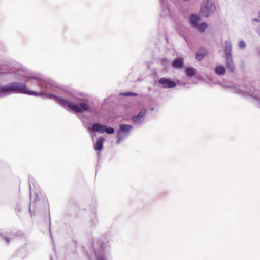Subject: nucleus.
Instances as JSON below:
<instances>
[{
  "label": "nucleus",
  "mask_w": 260,
  "mask_h": 260,
  "mask_svg": "<svg viewBox=\"0 0 260 260\" xmlns=\"http://www.w3.org/2000/svg\"><path fill=\"white\" fill-rule=\"evenodd\" d=\"M19 79L26 82H29L30 80H35L37 81V85L40 88V90L42 91V92H37L31 90L27 88L25 94L26 95L41 96L44 99H52V98H49L48 96V94L50 93H46V92H55V87L59 88L57 84L55 82L52 81L43 80L41 77L36 75H20L19 76ZM53 99L54 100V98H53Z\"/></svg>",
  "instance_id": "nucleus-1"
},
{
  "label": "nucleus",
  "mask_w": 260,
  "mask_h": 260,
  "mask_svg": "<svg viewBox=\"0 0 260 260\" xmlns=\"http://www.w3.org/2000/svg\"><path fill=\"white\" fill-rule=\"evenodd\" d=\"M48 96L49 98H54V100L61 106L68 107L76 113L79 114L88 112L95 115H98L100 113L99 108L96 107H91L88 104L89 100L86 98L80 99L83 102L76 104L54 94H49Z\"/></svg>",
  "instance_id": "nucleus-2"
},
{
  "label": "nucleus",
  "mask_w": 260,
  "mask_h": 260,
  "mask_svg": "<svg viewBox=\"0 0 260 260\" xmlns=\"http://www.w3.org/2000/svg\"><path fill=\"white\" fill-rule=\"evenodd\" d=\"M27 86L21 82H11L5 85L0 84V95L6 96L12 94H25Z\"/></svg>",
  "instance_id": "nucleus-3"
},
{
  "label": "nucleus",
  "mask_w": 260,
  "mask_h": 260,
  "mask_svg": "<svg viewBox=\"0 0 260 260\" xmlns=\"http://www.w3.org/2000/svg\"><path fill=\"white\" fill-rule=\"evenodd\" d=\"M188 21L190 26L201 33H204L208 28L206 22H200V17L196 14H191L189 15Z\"/></svg>",
  "instance_id": "nucleus-4"
},
{
  "label": "nucleus",
  "mask_w": 260,
  "mask_h": 260,
  "mask_svg": "<svg viewBox=\"0 0 260 260\" xmlns=\"http://www.w3.org/2000/svg\"><path fill=\"white\" fill-rule=\"evenodd\" d=\"M216 10V6L210 0H206L201 7L200 14L202 17L208 18L213 15Z\"/></svg>",
  "instance_id": "nucleus-5"
},
{
  "label": "nucleus",
  "mask_w": 260,
  "mask_h": 260,
  "mask_svg": "<svg viewBox=\"0 0 260 260\" xmlns=\"http://www.w3.org/2000/svg\"><path fill=\"white\" fill-rule=\"evenodd\" d=\"M225 46L224 51L226 56V65L230 72L233 73L235 71V64L232 58V44L230 41H225Z\"/></svg>",
  "instance_id": "nucleus-6"
},
{
  "label": "nucleus",
  "mask_w": 260,
  "mask_h": 260,
  "mask_svg": "<svg viewBox=\"0 0 260 260\" xmlns=\"http://www.w3.org/2000/svg\"><path fill=\"white\" fill-rule=\"evenodd\" d=\"M147 113V110L145 107L140 108L138 113L131 117L133 123L139 126L144 125L147 121L146 120Z\"/></svg>",
  "instance_id": "nucleus-7"
},
{
  "label": "nucleus",
  "mask_w": 260,
  "mask_h": 260,
  "mask_svg": "<svg viewBox=\"0 0 260 260\" xmlns=\"http://www.w3.org/2000/svg\"><path fill=\"white\" fill-rule=\"evenodd\" d=\"M133 129V126L131 124L121 123L119 125L118 129L116 131V134L126 139L130 135Z\"/></svg>",
  "instance_id": "nucleus-8"
},
{
  "label": "nucleus",
  "mask_w": 260,
  "mask_h": 260,
  "mask_svg": "<svg viewBox=\"0 0 260 260\" xmlns=\"http://www.w3.org/2000/svg\"><path fill=\"white\" fill-rule=\"evenodd\" d=\"M100 125L99 123H94L92 124V131L100 133H106L107 134H113L115 133V129L112 127L107 126L106 125H103L100 127Z\"/></svg>",
  "instance_id": "nucleus-9"
},
{
  "label": "nucleus",
  "mask_w": 260,
  "mask_h": 260,
  "mask_svg": "<svg viewBox=\"0 0 260 260\" xmlns=\"http://www.w3.org/2000/svg\"><path fill=\"white\" fill-rule=\"evenodd\" d=\"M158 83L161 85L159 86L163 89H170L175 87L177 83L171 79L166 77H162L158 80Z\"/></svg>",
  "instance_id": "nucleus-10"
},
{
  "label": "nucleus",
  "mask_w": 260,
  "mask_h": 260,
  "mask_svg": "<svg viewBox=\"0 0 260 260\" xmlns=\"http://www.w3.org/2000/svg\"><path fill=\"white\" fill-rule=\"evenodd\" d=\"M29 190H30V204L32 200V194L34 193L36 197L34 200L33 202L35 203L38 199V193L37 191V184L35 182V181L32 179L30 178L29 180Z\"/></svg>",
  "instance_id": "nucleus-11"
},
{
  "label": "nucleus",
  "mask_w": 260,
  "mask_h": 260,
  "mask_svg": "<svg viewBox=\"0 0 260 260\" xmlns=\"http://www.w3.org/2000/svg\"><path fill=\"white\" fill-rule=\"evenodd\" d=\"M91 215L90 223L92 226H96L99 223V220L97 216L96 212V203L95 202L90 206Z\"/></svg>",
  "instance_id": "nucleus-12"
},
{
  "label": "nucleus",
  "mask_w": 260,
  "mask_h": 260,
  "mask_svg": "<svg viewBox=\"0 0 260 260\" xmlns=\"http://www.w3.org/2000/svg\"><path fill=\"white\" fill-rule=\"evenodd\" d=\"M171 67L174 69H181L184 67V59L183 57H178L171 61Z\"/></svg>",
  "instance_id": "nucleus-13"
},
{
  "label": "nucleus",
  "mask_w": 260,
  "mask_h": 260,
  "mask_svg": "<svg viewBox=\"0 0 260 260\" xmlns=\"http://www.w3.org/2000/svg\"><path fill=\"white\" fill-rule=\"evenodd\" d=\"M208 53V51L205 48H200L196 53V60L198 62L202 61Z\"/></svg>",
  "instance_id": "nucleus-14"
},
{
  "label": "nucleus",
  "mask_w": 260,
  "mask_h": 260,
  "mask_svg": "<svg viewBox=\"0 0 260 260\" xmlns=\"http://www.w3.org/2000/svg\"><path fill=\"white\" fill-rule=\"evenodd\" d=\"M105 141V139L104 137H100L96 140L94 145V149L98 152L99 157H100V152L103 149V145Z\"/></svg>",
  "instance_id": "nucleus-15"
},
{
  "label": "nucleus",
  "mask_w": 260,
  "mask_h": 260,
  "mask_svg": "<svg viewBox=\"0 0 260 260\" xmlns=\"http://www.w3.org/2000/svg\"><path fill=\"white\" fill-rule=\"evenodd\" d=\"M184 72L187 77L191 78L197 74V70L193 67H184Z\"/></svg>",
  "instance_id": "nucleus-16"
},
{
  "label": "nucleus",
  "mask_w": 260,
  "mask_h": 260,
  "mask_svg": "<svg viewBox=\"0 0 260 260\" xmlns=\"http://www.w3.org/2000/svg\"><path fill=\"white\" fill-rule=\"evenodd\" d=\"M215 73L218 76H223L226 73V68L223 65L216 66L214 69Z\"/></svg>",
  "instance_id": "nucleus-17"
},
{
  "label": "nucleus",
  "mask_w": 260,
  "mask_h": 260,
  "mask_svg": "<svg viewBox=\"0 0 260 260\" xmlns=\"http://www.w3.org/2000/svg\"><path fill=\"white\" fill-rule=\"evenodd\" d=\"M113 236L112 233L110 231H108L103 235V244L106 243H109L113 241Z\"/></svg>",
  "instance_id": "nucleus-18"
},
{
  "label": "nucleus",
  "mask_w": 260,
  "mask_h": 260,
  "mask_svg": "<svg viewBox=\"0 0 260 260\" xmlns=\"http://www.w3.org/2000/svg\"><path fill=\"white\" fill-rule=\"evenodd\" d=\"M79 118L81 119V120L83 122V125H84V126L88 129V131L90 132V133H91L92 131V129L91 130L90 129V126H91V123L90 122H85L84 120V118L83 117H79Z\"/></svg>",
  "instance_id": "nucleus-19"
},
{
  "label": "nucleus",
  "mask_w": 260,
  "mask_h": 260,
  "mask_svg": "<svg viewBox=\"0 0 260 260\" xmlns=\"http://www.w3.org/2000/svg\"><path fill=\"white\" fill-rule=\"evenodd\" d=\"M159 2L161 7L164 11H167L168 12L170 11L169 8L165 0H159Z\"/></svg>",
  "instance_id": "nucleus-20"
},
{
  "label": "nucleus",
  "mask_w": 260,
  "mask_h": 260,
  "mask_svg": "<svg viewBox=\"0 0 260 260\" xmlns=\"http://www.w3.org/2000/svg\"><path fill=\"white\" fill-rule=\"evenodd\" d=\"M120 95L124 96L125 97L128 96H136L137 95V94L133 92H120L119 93Z\"/></svg>",
  "instance_id": "nucleus-21"
},
{
  "label": "nucleus",
  "mask_w": 260,
  "mask_h": 260,
  "mask_svg": "<svg viewBox=\"0 0 260 260\" xmlns=\"http://www.w3.org/2000/svg\"><path fill=\"white\" fill-rule=\"evenodd\" d=\"M7 234H4L3 233H0V239H4L7 243V244H9L10 242V239L6 236Z\"/></svg>",
  "instance_id": "nucleus-22"
},
{
  "label": "nucleus",
  "mask_w": 260,
  "mask_h": 260,
  "mask_svg": "<svg viewBox=\"0 0 260 260\" xmlns=\"http://www.w3.org/2000/svg\"><path fill=\"white\" fill-rule=\"evenodd\" d=\"M116 138H117V140L116 141V144L117 145H119L122 141L126 139L125 138L122 137V136L118 135V134H117V135H116Z\"/></svg>",
  "instance_id": "nucleus-23"
},
{
  "label": "nucleus",
  "mask_w": 260,
  "mask_h": 260,
  "mask_svg": "<svg viewBox=\"0 0 260 260\" xmlns=\"http://www.w3.org/2000/svg\"><path fill=\"white\" fill-rule=\"evenodd\" d=\"M177 82H178V85H181V86H183L184 87H185L187 89L190 88V85H188V84L186 82H181L180 83L179 80H177Z\"/></svg>",
  "instance_id": "nucleus-24"
},
{
  "label": "nucleus",
  "mask_w": 260,
  "mask_h": 260,
  "mask_svg": "<svg viewBox=\"0 0 260 260\" xmlns=\"http://www.w3.org/2000/svg\"><path fill=\"white\" fill-rule=\"evenodd\" d=\"M239 47L241 49H244L245 48L246 43L244 40H241V41H240L239 43Z\"/></svg>",
  "instance_id": "nucleus-25"
},
{
  "label": "nucleus",
  "mask_w": 260,
  "mask_h": 260,
  "mask_svg": "<svg viewBox=\"0 0 260 260\" xmlns=\"http://www.w3.org/2000/svg\"><path fill=\"white\" fill-rule=\"evenodd\" d=\"M258 15L257 18H253L252 19V22H260V11H259Z\"/></svg>",
  "instance_id": "nucleus-26"
},
{
  "label": "nucleus",
  "mask_w": 260,
  "mask_h": 260,
  "mask_svg": "<svg viewBox=\"0 0 260 260\" xmlns=\"http://www.w3.org/2000/svg\"><path fill=\"white\" fill-rule=\"evenodd\" d=\"M98 260H106L105 257L104 256H97Z\"/></svg>",
  "instance_id": "nucleus-27"
},
{
  "label": "nucleus",
  "mask_w": 260,
  "mask_h": 260,
  "mask_svg": "<svg viewBox=\"0 0 260 260\" xmlns=\"http://www.w3.org/2000/svg\"><path fill=\"white\" fill-rule=\"evenodd\" d=\"M49 232H50V235L51 238L53 240V237L51 232V227H50V222L49 223Z\"/></svg>",
  "instance_id": "nucleus-28"
},
{
  "label": "nucleus",
  "mask_w": 260,
  "mask_h": 260,
  "mask_svg": "<svg viewBox=\"0 0 260 260\" xmlns=\"http://www.w3.org/2000/svg\"><path fill=\"white\" fill-rule=\"evenodd\" d=\"M153 110H154V108L153 107H151L150 109V111H152Z\"/></svg>",
  "instance_id": "nucleus-29"
},
{
  "label": "nucleus",
  "mask_w": 260,
  "mask_h": 260,
  "mask_svg": "<svg viewBox=\"0 0 260 260\" xmlns=\"http://www.w3.org/2000/svg\"><path fill=\"white\" fill-rule=\"evenodd\" d=\"M29 212H30V213H31V208H30V205L29 206Z\"/></svg>",
  "instance_id": "nucleus-30"
},
{
  "label": "nucleus",
  "mask_w": 260,
  "mask_h": 260,
  "mask_svg": "<svg viewBox=\"0 0 260 260\" xmlns=\"http://www.w3.org/2000/svg\"><path fill=\"white\" fill-rule=\"evenodd\" d=\"M180 36H181L182 37H183L184 39L185 38V36H184L183 35L181 34V35H180Z\"/></svg>",
  "instance_id": "nucleus-31"
},
{
  "label": "nucleus",
  "mask_w": 260,
  "mask_h": 260,
  "mask_svg": "<svg viewBox=\"0 0 260 260\" xmlns=\"http://www.w3.org/2000/svg\"><path fill=\"white\" fill-rule=\"evenodd\" d=\"M50 260H53V257L50 256Z\"/></svg>",
  "instance_id": "nucleus-32"
}]
</instances>
